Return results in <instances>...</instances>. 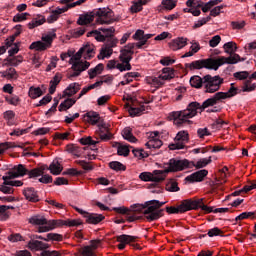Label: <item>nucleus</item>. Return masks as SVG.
<instances>
[{
	"instance_id": "f257e3e1",
	"label": "nucleus",
	"mask_w": 256,
	"mask_h": 256,
	"mask_svg": "<svg viewBox=\"0 0 256 256\" xmlns=\"http://www.w3.org/2000/svg\"><path fill=\"white\" fill-rule=\"evenodd\" d=\"M165 202L159 200H150L144 204H134L131 206V210L125 206L113 207L112 211L119 213L120 215H126L128 223H133L141 219H146L149 223L151 221H157L163 217V207Z\"/></svg>"
},
{
	"instance_id": "f03ea898",
	"label": "nucleus",
	"mask_w": 256,
	"mask_h": 256,
	"mask_svg": "<svg viewBox=\"0 0 256 256\" xmlns=\"http://www.w3.org/2000/svg\"><path fill=\"white\" fill-rule=\"evenodd\" d=\"M223 49L225 53L230 55L229 57H218V58H207L195 60L191 63H186L185 68L190 71H195L199 69H210L213 71H217L222 65H235L241 61V56L239 54H235L237 51V44L235 42H227L224 44Z\"/></svg>"
},
{
	"instance_id": "7ed1b4c3",
	"label": "nucleus",
	"mask_w": 256,
	"mask_h": 256,
	"mask_svg": "<svg viewBox=\"0 0 256 256\" xmlns=\"http://www.w3.org/2000/svg\"><path fill=\"white\" fill-rule=\"evenodd\" d=\"M219 101H223V98L217 92L213 97L206 99L202 105L199 102H191L187 105L186 109L171 112L170 117L176 127H183L186 123L191 125L193 121L189 119L196 117L198 111H205L209 107H215Z\"/></svg>"
},
{
	"instance_id": "20e7f679",
	"label": "nucleus",
	"mask_w": 256,
	"mask_h": 256,
	"mask_svg": "<svg viewBox=\"0 0 256 256\" xmlns=\"http://www.w3.org/2000/svg\"><path fill=\"white\" fill-rule=\"evenodd\" d=\"M93 21H96L99 25H111L115 21H119V18H113V10L109 8H96L80 16L77 23L78 25H89Z\"/></svg>"
},
{
	"instance_id": "39448f33",
	"label": "nucleus",
	"mask_w": 256,
	"mask_h": 256,
	"mask_svg": "<svg viewBox=\"0 0 256 256\" xmlns=\"http://www.w3.org/2000/svg\"><path fill=\"white\" fill-rule=\"evenodd\" d=\"M194 165L195 162L187 159L172 158L165 164V169L162 172L167 177V173H177L178 171H185V169H193Z\"/></svg>"
},
{
	"instance_id": "423d86ee",
	"label": "nucleus",
	"mask_w": 256,
	"mask_h": 256,
	"mask_svg": "<svg viewBox=\"0 0 256 256\" xmlns=\"http://www.w3.org/2000/svg\"><path fill=\"white\" fill-rule=\"evenodd\" d=\"M81 57H83V50L79 49V51L70 58L69 63L72 65L71 69L73 73L69 75V79L79 77L83 71H87L91 66L89 62L81 60Z\"/></svg>"
},
{
	"instance_id": "0eeeda50",
	"label": "nucleus",
	"mask_w": 256,
	"mask_h": 256,
	"mask_svg": "<svg viewBox=\"0 0 256 256\" xmlns=\"http://www.w3.org/2000/svg\"><path fill=\"white\" fill-rule=\"evenodd\" d=\"M224 80L219 75L211 76L206 75L204 76V91L205 93H216L221 89V85H223Z\"/></svg>"
},
{
	"instance_id": "6e6552de",
	"label": "nucleus",
	"mask_w": 256,
	"mask_h": 256,
	"mask_svg": "<svg viewBox=\"0 0 256 256\" xmlns=\"http://www.w3.org/2000/svg\"><path fill=\"white\" fill-rule=\"evenodd\" d=\"M52 221L57 220H47L43 216H32L29 219V223H31V225H40L38 228V233H47L49 231H53V229H56V226L51 225Z\"/></svg>"
},
{
	"instance_id": "1a4fd4ad",
	"label": "nucleus",
	"mask_w": 256,
	"mask_h": 256,
	"mask_svg": "<svg viewBox=\"0 0 256 256\" xmlns=\"http://www.w3.org/2000/svg\"><path fill=\"white\" fill-rule=\"evenodd\" d=\"M174 141V143L169 145L170 151L185 149V144L189 143V133L185 130L178 132Z\"/></svg>"
},
{
	"instance_id": "9d476101",
	"label": "nucleus",
	"mask_w": 256,
	"mask_h": 256,
	"mask_svg": "<svg viewBox=\"0 0 256 256\" xmlns=\"http://www.w3.org/2000/svg\"><path fill=\"white\" fill-rule=\"evenodd\" d=\"M195 208V204L189 200H183L179 206H168L166 207V212L169 213V215L178 214V213H187V211H191V209Z\"/></svg>"
},
{
	"instance_id": "9b49d317",
	"label": "nucleus",
	"mask_w": 256,
	"mask_h": 256,
	"mask_svg": "<svg viewBox=\"0 0 256 256\" xmlns=\"http://www.w3.org/2000/svg\"><path fill=\"white\" fill-rule=\"evenodd\" d=\"M139 179L145 182L161 183V181H165V174H163V170H154L153 173L142 172L139 174Z\"/></svg>"
},
{
	"instance_id": "f8f14e48",
	"label": "nucleus",
	"mask_w": 256,
	"mask_h": 256,
	"mask_svg": "<svg viewBox=\"0 0 256 256\" xmlns=\"http://www.w3.org/2000/svg\"><path fill=\"white\" fill-rule=\"evenodd\" d=\"M104 33L101 34V32ZM115 33V28L110 27V28H100L99 30H92L87 33V37H93L95 36L96 41L104 42L107 41L110 37H113V34Z\"/></svg>"
},
{
	"instance_id": "ddd939ff",
	"label": "nucleus",
	"mask_w": 256,
	"mask_h": 256,
	"mask_svg": "<svg viewBox=\"0 0 256 256\" xmlns=\"http://www.w3.org/2000/svg\"><path fill=\"white\" fill-rule=\"evenodd\" d=\"M101 240H91L90 245L79 249V253L83 256H97L95 250L98 249Z\"/></svg>"
},
{
	"instance_id": "4468645a",
	"label": "nucleus",
	"mask_w": 256,
	"mask_h": 256,
	"mask_svg": "<svg viewBox=\"0 0 256 256\" xmlns=\"http://www.w3.org/2000/svg\"><path fill=\"white\" fill-rule=\"evenodd\" d=\"M116 239L119 243L118 249H120V251H123V249H125V247L127 245H131V243H135V241H137L139 239V237L122 234V235L117 236Z\"/></svg>"
},
{
	"instance_id": "2eb2a0df",
	"label": "nucleus",
	"mask_w": 256,
	"mask_h": 256,
	"mask_svg": "<svg viewBox=\"0 0 256 256\" xmlns=\"http://www.w3.org/2000/svg\"><path fill=\"white\" fill-rule=\"evenodd\" d=\"M23 195L27 201L30 203H39L41 198L39 197V191L35 190L33 187H27L23 190Z\"/></svg>"
},
{
	"instance_id": "dca6fc26",
	"label": "nucleus",
	"mask_w": 256,
	"mask_h": 256,
	"mask_svg": "<svg viewBox=\"0 0 256 256\" xmlns=\"http://www.w3.org/2000/svg\"><path fill=\"white\" fill-rule=\"evenodd\" d=\"M209 175V171L206 169L196 171L185 178V181L189 183H201L205 179V176Z\"/></svg>"
},
{
	"instance_id": "f3484780",
	"label": "nucleus",
	"mask_w": 256,
	"mask_h": 256,
	"mask_svg": "<svg viewBox=\"0 0 256 256\" xmlns=\"http://www.w3.org/2000/svg\"><path fill=\"white\" fill-rule=\"evenodd\" d=\"M84 121H86V123H89L90 125H97L98 127L100 123H105L103 119H101L99 113L95 111H89L84 114Z\"/></svg>"
},
{
	"instance_id": "a211bd4d",
	"label": "nucleus",
	"mask_w": 256,
	"mask_h": 256,
	"mask_svg": "<svg viewBox=\"0 0 256 256\" xmlns=\"http://www.w3.org/2000/svg\"><path fill=\"white\" fill-rule=\"evenodd\" d=\"M99 129V138L101 141H111L113 139V133L109 131V126H107V123L101 122L98 124Z\"/></svg>"
},
{
	"instance_id": "6ab92c4d",
	"label": "nucleus",
	"mask_w": 256,
	"mask_h": 256,
	"mask_svg": "<svg viewBox=\"0 0 256 256\" xmlns=\"http://www.w3.org/2000/svg\"><path fill=\"white\" fill-rule=\"evenodd\" d=\"M188 201H191L194 204V208H191V211L197 209H201L204 211V213H214L215 210H213V207H209L203 203V198L200 199H188Z\"/></svg>"
},
{
	"instance_id": "aec40b11",
	"label": "nucleus",
	"mask_w": 256,
	"mask_h": 256,
	"mask_svg": "<svg viewBox=\"0 0 256 256\" xmlns=\"http://www.w3.org/2000/svg\"><path fill=\"white\" fill-rule=\"evenodd\" d=\"M28 169L25 168V165L19 164L16 165L8 172V175H12L14 179H17L19 177H25V175L28 174Z\"/></svg>"
},
{
	"instance_id": "412c9836",
	"label": "nucleus",
	"mask_w": 256,
	"mask_h": 256,
	"mask_svg": "<svg viewBox=\"0 0 256 256\" xmlns=\"http://www.w3.org/2000/svg\"><path fill=\"white\" fill-rule=\"evenodd\" d=\"M52 227H63L65 225L66 227H79L81 225V221L79 220H56L50 222Z\"/></svg>"
},
{
	"instance_id": "4be33fe9",
	"label": "nucleus",
	"mask_w": 256,
	"mask_h": 256,
	"mask_svg": "<svg viewBox=\"0 0 256 256\" xmlns=\"http://www.w3.org/2000/svg\"><path fill=\"white\" fill-rule=\"evenodd\" d=\"M113 147L117 149V154L121 157H129V153H131V145L123 144L121 142H115Z\"/></svg>"
},
{
	"instance_id": "5701e85b",
	"label": "nucleus",
	"mask_w": 256,
	"mask_h": 256,
	"mask_svg": "<svg viewBox=\"0 0 256 256\" xmlns=\"http://www.w3.org/2000/svg\"><path fill=\"white\" fill-rule=\"evenodd\" d=\"M234 85V83H231V87L227 92H218L222 100L231 99V97H235V95L243 93V91L239 90V88L235 87Z\"/></svg>"
},
{
	"instance_id": "b1692460",
	"label": "nucleus",
	"mask_w": 256,
	"mask_h": 256,
	"mask_svg": "<svg viewBox=\"0 0 256 256\" xmlns=\"http://www.w3.org/2000/svg\"><path fill=\"white\" fill-rule=\"evenodd\" d=\"M80 50H82L84 59H93L95 57V45L91 43H86Z\"/></svg>"
},
{
	"instance_id": "393cba45",
	"label": "nucleus",
	"mask_w": 256,
	"mask_h": 256,
	"mask_svg": "<svg viewBox=\"0 0 256 256\" xmlns=\"http://www.w3.org/2000/svg\"><path fill=\"white\" fill-rule=\"evenodd\" d=\"M187 46V38L179 37L170 42V49L172 51H179V49H183V47Z\"/></svg>"
},
{
	"instance_id": "a878e982",
	"label": "nucleus",
	"mask_w": 256,
	"mask_h": 256,
	"mask_svg": "<svg viewBox=\"0 0 256 256\" xmlns=\"http://www.w3.org/2000/svg\"><path fill=\"white\" fill-rule=\"evenodd\" d=\"M81 90V85L77 82L69 84V86L64 90L63 97H73L77 92Z\"/></svg>"
},
{
	"instance_id": "bb28decb",
	"label": "nucleus",
	"mask_w": 256,
	"mask_h": 256,
	"mask_svg": "<svg viewBox=\"0 0 256 256\" xmlns=\"http://www.w3.org/2000/svg\"><path fill=\"white\" fill-rule=\"evenodd\" d=\"M67 13V7L63 6L62 8L58 7L51 12V14L47 18V23H55L57 19H59V15Z\"/></svg>"
},
{
	"instance_id": "cd10ccee",
	"label": "nucleus",
	"mask_w": 256,
	"mask_h": 256,
	"mask_svg": "<svg viewBox=\"0 0 256 256\" xmlns=\"http://www.w3.org/2000/svg\"><path fill=\"white\" fill-rule=\"evenodd\" d=\"M28 247L31 249V251H43L45 249H49V244L38 240H31L28 242Z\"/></svg>"
},
{
	"instance_id": "c85d7f7f",
	"label": "nucleus",
	"mask_w": 256,
	"mask_h": 256,
	"mask_svg": "<svg viewBox=\"0 0 256 256\" xmlns=\"http://www.w3.org/2000/svg\"><path fill=\"white\" fill-rule=\"evenodd\" d=\"M86 215V223H90L91 225H98V223H101L105 219L103 214L88 213Z\"/></svg>"
},
{
	"instance_id": "c756f323",
	"label": "nucleus",
	"mask_w": 256,
	"mask_h": 256,
	"mask_svg": "<svg viewBox=\"0 0 256 256\" xmlns=\"http://www.w3.org/2000/svg\"><path fill=\"white\" fill-rule=\"evenodd\" d=\"M57 29H53L52 32H48L45 36H42V42L45 44L46 48L50 49L53 45V40L57 39Z\"/></svg>"
},
{
	"instance_id": "7c9ffc66",
	"label": "nucleus",
	"mask_w": 256,
	"mask_h": 256,
	"mask_svg": "<svg viewBox=\"0 0 256 256\" xmlns=\"http://www.w3.org/2000/svg\"><path fill=\"white\" fill-rule=\"evenodd\" d=\"M173 77H175V70L169 67L163 68L162 73L159 75L161 81H171Z\"/></svg>"
},
{
	"instance_id": "2f4dec72",
	"label": "nucleus",
	"mask_w": 256,
	"mask_h": 256,
	"mask_svg": "<svg viewBox=\"0 0 256 256\" xmlns=\"http://www.w3.org/2000/svg\"><path fill=\"white\" fill-rule=\"evenodd\" d=\"M251 83H253V79H251V77L248 76V78L243 82V86L242 89H240V91H242V93H251V91H255L256 84Z\"/></svg>"
},
{
	"instance_id": "473e14b6",
	"label": "nucleus",
	"mask_w": 256,
	"mask_h": 256,
	"mask_svg": "<svg viewBox=\"0 0 256 256\" xmlns=\"http://www.w3.org/2000/svg\"><path fill=\"white\" fill-rule=\"evenodd\" d=\"M204 81H205V77L201 78L200 76H192L190 78V85L195 89H201L202 87H205Z\"/></svg>"
},
{
	"instance_id": "72a5a7b5",
	"label": "nucleus",
	"mask_w": 256,
	"mask_h": 256,
	"mask_svg": "<svg viewBox=\"0 0 256 256\" xmlns=\"http://www.w3.org/2000/svg\"><path fill=\"white\" fill-rule=\"evenodd\" d=\"M75 103H77V99L68 98V99L64 100L63 102H61V104L58 107V110L60 112L67 111V109H71V107H73L75 105Z\"/></svg>"
},
{
	"instance_id": "f704fd0d",
	"label": "nucleus",
	"mask_w": 256,
	"mask_h": 256,
	"mask_svg": "<svg viewBox=\"0 0 256 256\" xmlns=\"http://www.w3.org/2000/svg\"><path fill=\"white\" fill-rule=\"evenodd\" d=\"M122 137L129 143H137V138L133 135V130L130 127H126L122 131Z\"/></svg>"
},
{
	"instance_id": "c9c22d12",
	"label": "nucleus",
	"mask_w": 256,
	"mask_h": 256,
	"mask_svg": "<svg viewBox=\"0 0 256 256\" xmlns=\"http://www.w3.org/2000/svg\"><path fill=\"white\" fill-rule=\"evenodd\" d=\"M47 19L43 15H37L35 18L32 19L30 23H28V29H35V27H39L45 23Z\"/></svg>"
},
{
	"instance_id": "e433bc0d",
	"label": "nucleus",
	"mask_w": 256,
	"mask_h": 256,
	"mask_svg": "<svg viewBox=\"0 0 256 256\" xmlns=\"http://www.w3.org/2000/svg\"><path fill=\"white\" fill-rule=\"evenodd\" d=\"M45 174V166H41L38 168H33L32 170H28L29 179H35L36 177H41V175Z\"/></svg>"
},
{
	"instance_id": "4c0bfd02",
	"label": "nucleus",
	"mask_w": 256,
	"mask_h": 256,
	"mask_svg": "<svg viewBox=\"0 0 256 256\" xmlns=\"http://www.w3.org/2000/svg\"><path fill=\"white\" fill-rule=\"evenodd\" d=\"M145 109H147L145 105H140L139 107L130 106L128 112L130 117H139L140 115H143Z\"/></svg>"
},
{
	"instance_id": "58836bf2",
	"label": "nucleus",
	"mask_w": 256,
	"mask_h": 256,
	"mask_svg": "<svg viewBox=\"0 0 256 256\" xmlns=\"http://www.w3.org/2000/svg\"><path fill=\"white\" fill-rule=\"evenodd\" d=\"M103 69H105V66L102 63L96 65L95 68H91L88 70L89 78L95 79V76L101 75V73H103Z\"/></svg>"
},
{
	"instance_id": "ea45409f",
	"label": "nucleus",
	"mask_w": 256,
	"mask_h": 256,
	"mask_svg": "<svg viewBox=\"0 0 256 256\" xmlns=\"http://www.w3.org/2000/svg\"><path fill=\"white\" fill-rule=\"evenodd\" d=\"M29 49L31 51H38V52H42V51H47V46L42 42V40L39 41H35L32 42L31 45L29 46Z\"/></svg>"
},
{
	"instance_id": "a19ab883",
	"label": "nucleus",
	"mask_w": 256,
	"mask_h": 256,
	"mask_svg": "<svg viewBox=\"0 0 256 256\" xmlns=\"http://www.w3.org/2000/svg\"><path fill=\"white\" fill-rule=\"evenodd\" d=\"M66 149L68 153L75 155V157H81V154L83 153V149L76 144H68Z\"/></svg>"
},
{
	"instance_id": "79ce46f5",
	"label": "nucleus",
	"mask_w": 256,
	"mask_h": 256,
	"mask_svg": "<svg viewBox=\"0 0 256 256\" xmlns=\"http://www.w3.org/2000/svg\"><path fill=\"white\" fill-rule=\"evenodd\" d=\"M48 169L52 173V175H61V171H63V166H61V163H59V161H54L50 164Z\"/></svg>"
},
{
	"instance_id": "37998d69",
	"label": "nucleus",
	"mask_w": 256,
	"mask_h": 256,
	"mask_svg": "<svg viewBox=\"0 0 256 256\" xmlns=\"http://www.w3.org/2000/svg\"><path fill=\"white\" fill-rule=\"evenodd\" d=\"M162 146H163V141H161V139H159V138H157V139H150L146 143V147L148 149H161Z\"/></svg>"
},
{
	"instance_id": "c03bdc74",
	"label": "nucleus",
	"mask_w": 256,
	"mask_h": 256,
	"mask_svg": "<svg viewBox=\"0 0 256 256\" xmlns=\"http://www.w3.org/2000/svg\"><path fill=\"white\" fill-rule=\"evenodd\" d=\"M111 55H113V48H110L109 46H104L100 50L98 59H105V57L109 59Z\"/></svg>"
},
{
	"instance_id": "a18cd8bd",
	"label": "nucleus",
	"mask_w": 256,
	"mask_h": 256,
	"mask_svg": "<svg viewBox=\"0 0 256 256\" xmlns=\"http://www.w3.org/2000/svg\"><path fill=\"white\" fill-rule=\"evenodd\" d=\"M222 0H210L209 2L205 3L203 2V5L201 7V10L203 13H207L211 10L212 7H215V5H219Z\"/></svg>"
},
{
	"instance_id": "49530a36",
	"label": "nucleus",
	"mask_w": 256,
	"mask_h": 256,
	"mask_svg": "<svg viewBox=\"0 0 256 256\" xmlns=\"http://www.w3.org/2000/svg\"><path fill=\"white\" fill-rule=\"evenodd\" d=\"M109 167L110 169H112L113 171H127V166H125L123 163L119 162V161H112L109 163Z\"/></svg>"
},
{
	"instance_id": "de8ad7c7",
	"label": "nucleus",
	"mask_w": 256,
	"mask_h": 256,
	"mask_svg": "<svg viewBox=\"0 0 256 256\" xmlns=\"http://www.w3.org/2000/svg\"><path fill=\"white\" fill-rule=\"evenodd\" d=\"M42 95H44L43 90H41V88L39 87H30L29 89V97H31V99H37L38 97H41Z\"/></svg>"
},
{
	"instance_id": "09e8293b",
	"label": "nucleus",
	"mask_w": 256,
	"mask_h": 256,
	"mask_svg": "<svg viewBox=\"0 0 256 256\" xmlns=\"http://www.w3.org/2000/svg\"><path fill=\"white\" fill-rule=\"evenodd\" d=\"M6 103H9V105H13L14 107H17L19 103H21V98L15 94H11L10 96H5Z\"/></svg>"
},
{
	"instance_id": "8fccbe9b",
	"label": "nucleus",
	"mask_w": 256,
	"mask_h": 256,
	"mask_svg": "<svg viewBox=\"0 0 256 256\" xmlns=\"http://www.w3.org/2000/svg\"><path fill=\"white\" fill-rule=\"evenodd\" d=\"M166 191L170 193H177L179 191V184L175 180H170L166 184Z\"/></svg>"
},
{
	"instance_id": "3c124183",
	"label": "nucleus",
	"mask_w": 256,
	"mask_h": 256,
	"mask_svg": "<svg viewBox=\"0 0 256 256\" xmlns=\"http://www.w3.org/2000/svg\"><path fill=\"white\" fill-rule=\"evenodd\" d=\"M6 61V65H10L11 67H18L20 63H23V56L7 58Z\"/></svg>"
},
{
	"instance_id": "603ef678",
	"label": "nucleus",
	"mask_w": 256,
	"mask_h": 256,
	"mask_svg": "<svg viewBox=\"0 0 256 256\" xmlns=\"http://www.w3.org/2000/svg\"><path fill=\"white\" fill-rule=\"evenodd\" d=\"M119 59H120L121 63H124V60H126V59H130V61H132L133 54H131V51H128L127 49L122 48L120 50Z\"/></svg>"
},
{
	"instance_id": "864d4df0",
	"label": "nucleus",
	"mask_w": 256,
	"mask_h": 256,
	"mask_svg": "<svg viewBox=\"0 0 256 256\" xmlns=\"http://www.w3.org/2000/svg\"><path fill=\"white\" fill-rule=\"evenodd\" d=\"M75 164L82 167V169H84V171H93V169H94V167L91 165V163H89L85 160H76Z\"/></svg>"
},
{
	"instance_id": "5fc2aeb1",
	"label": "nucleus",
	"mask_w": 256,
	"mask_h": 256,
	"mask_svg": "<svg viewBox=\"0 0 256 256\" xmlns=\"http://www.w3.org/2000/svg\"><path fill=\"white\" fill-rule=\"evenodd\" d=\"M211 161V156L208 159L202 158L196 164L194 163L193 167H196V169H203V167H207Z\"/></svg>"
},
{
	"instance_id": "6e6d98bb",
	"label": "nucleus",
	"mask_w": 256,
	"mask_h": 256,
	"mask_svg": "<svg viewBox=\"0 0 256 256\" xmlns=\"http://www.w3.org/2000/svg\"><path fill=\"white\" fill-rule=\"evenodd\" d=\"M208 237H223V230L219 229V227H214L208 230Z\"/></svg>"
},
{
	"instance_id": "4d7b16f0",
	"label": "nucleus",
	"mask_w": 256,
	"mask_h": 256,
	"mask_svg": "<svg viewBox=\"0 0 256 256\" xmlns=\"http://www.w3.org/2000/svg\"><path fill=\"white\" fill-rule=\"evenodd\" d=\"M233 77L238 79V81H245L246 79H249V71L236 72L233 74Z\"/></svg>"
},
{
	"instance_id": "13d9d810",
	"label": "nucleus",
	"mask_w": 256,
	"mask_h": 256,
	"mask_svg": "<svg viewBox=\"0 0 256 256\" xmlns=\"http://www.w3.org/2000/svg\"><path fill=\"white\" fill-rule=\"evenodd\" d=\"M162 5L165 7V9L171 11L177 7V0H163Z\"/></svg>"
},
{
	"instance_id": "bf43d9fd",
	"label": "nucleus",
	"mask_w": 256,
	"mask_h": 256,
	"mask_svg": "<svg viewBox=\"0 0 256 256\" xmlns=\"http://www.w3.org/2000/svg\"><path fill=\"white\" fill-rule=\"evenodd\" d=\"M2 77H5L6 79H17V70H15V68H9Z\"/></svg>"
},
{
	"instance_id": "052dcab7",
	"label": "nucleus",
	"mask_w": 256,
	"mask_h": 256,
	"mask_svg": "<svg viewBox=\"0 0 256 256\" xmlns=\"http://www.w3.org/2000/svg\"><path fill=\"white\" fill-rule=\"evenodd\" d=\"M256 212H243L235 218V221H243V219H249L252 217L255 219Z\"/></svg>"
},
{
	"instance_id": "680f3d73",
	"label": "nucleus",
	"mask_w": 256,
	"mask_h": 256,
	"mask_svg": "<svg viewBox=\"0 0 256 256\" xmlns=\"http://www.w3.org/2000/svg\"><path fill=\"white\" fill-rule=\"evenodd\" d=\"M38 256H63V252L57 250H43Z\"/></svg>"
},
{
	"instance_id": "e2e57ef3",
	"label": "nucleus",
	"mask_w": 256,
	"mask_h": 256,
	"mask_svg": "<svg viewBox=\"0 0 256 256\" xmlns=\"http://www.w3.org/2000/svg\"><path fill=\"white\" fill-rule=\"evenodd\" d=\"M45 241H63V236L57 233H49L46 235Z\"/></svg>"
},
{
	"instance_id": "0e129e2a",
	"label": "nucleus",
	"mask_w": 256,
	"mask_h": 256,
	"mask_svg": "<svg viewBox=\"0 0 256 256\" xmlns=\"http://www.w3.org/2000/svg\"><path fill=\"white\" fill-rule=\"evenodd\" d=\"M27 17H29V13L27 12L21 14L18 13L13 17V21L14 23H21V21H26Z\"/></svg>"
},
{
	"instance_id": "69168bd1",
	"label": "nucleus",
	"mask_w": 256,
	"mask_h": 256,
	"mask_svg": "<svg viewBox=\"0 0 256 256\" xmlns=\"http://www.w3.org/2000/svg\"><path fill=\"white\" fill-rule=\"evenodd\" d=\"M153 37V34H144V40L137 42V49H143L144 45H147L149 39Z\"/></svg>"
},
{
	"instance_id": "338daca9",
	"label": "nucleus",
	"mask_w": 256,
	"mask_h": 256,
	"mask_svg": "<svg viewBox=\"0 0 256 256\" xmlns=\"http://www.w3.org/2000/svg\"><path fill=\"white\" fill-rule=\"evenodd\" d=\"M14 144L11 142L0 143V155H3L7 149H13Z\"/></svg>"
},
{
	"instance_id": "774afa93",
	"label": "nucleus",
	"mask_w": 256,
	"mask_h": 256,
	"mask_svg": "<svg viewBox=\"0 0 256 256\" xmlns=\"http://www.w3.org/2000/svg\"><path fill=\"white\" fill-rule=\"evenodd\" d=\"M117 43H119V40H117V38L111 36L110 38H108L106 40L105 46L113 49V47H117Z\"/></svg>"
}]
</instances>
